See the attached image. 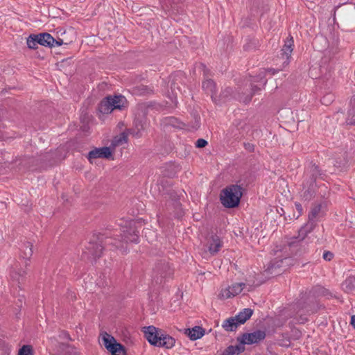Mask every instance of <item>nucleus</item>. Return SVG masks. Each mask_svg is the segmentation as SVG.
I'll list each match as a JSON object with an SVG mask.
<instances>
[{"mask_svg":"<svg viewBox=\"0 0 355 355\" xmlns=\"http://www.w3.org/2000/svg\"><path fill=\"white\" fill-rule=\"evenodd\" d=\"M10 354V349L7 348L5 352H0V355H9Z\"/></svg>","mask_w":355,"mask_h":355,"instance_id":"nucleus-31","label":"nucleus"},{"mask_svg":"<svg viewBox=\"0 0 355 355\" xmlns=\"http://www.w3.org/2000/svg\"><path fill=\"white\" fill-rule=\"evenodd\" d=\"M313 230V224H305L299 231L298 237L300 239H304L307 234Z\"/></svg>","mask_w":355,"mask_h":355,"instance_id":"nucleus-20","label":"nucleus"},{"mask_svg":"<svg viewBox=\"0 0 355 355\" xmlns=\"http://www.w3.org/2000/svg\"><path fill=\"white\" fill-rule=\"evenodd\" d=\"M111 102L114 109H121L126 103V99L123 96L111 97Z\"/></svg>","mask_w":355,"mask_h":355,"instance_id":"nucleus-17","label":"nucleus"},{"mask_svg":"<svg viewBox=\"0 0 355 355\" xmlns=\"http://www.w3.org/2000/svg\"><path fill=\"white\" fill-rule=\"evenodd\" d=\"M266 334L262 331H257L250 334H245L242 336L241 343L245 345L257 343L264 339Z\"/></svg>","mask_w":355,"mask_h":355,"instance_id":"nucleus-10","label":"nucleus"},{"mask_svg":"<svg viewBox=\"0 0 355 355\" xmlns=\"http://www.w3.org/2000/svg\"><path fill=\"white\" fill-rule=\"evenodd\" d=\"M245 284L243 283H234L230 286L222 287L218 294L220 299L233 297L242 292Z\"/></svg>","mask_w":355,"mask_h":355,"instance_id":"nucleus-7","label":"nucleus"},{"mask_svg":"<svg viewBox=\"0 0 355 355\" xmlns=\"http://www.w3.org/2000/svg\"><path fill=\"white\" fill-rule=\"evenodd\" d=\"M241 352V349L238 346H229L221 355H234L235 354H239Z\"/></svg>","mask_w":355,"mask_h":355,"instance_id":"nucleus-23","label":"nucleus"},{"mask_svg":"<svg viewBox=\"0 0 355 355\" xmlns=\"http://www.w3.org/2000/svg\"><path fill=\"white\" fill-rule=\"evenodd\" d=\"M33 252V244L30 242H26L24 245L21 257L24 259H29Z\"/></svg>","mask_w":355,"mask_h":355,"instance_id":"nucleus-18","label":"nucleus"},{"mask_svg":"<svg viewBox=\"0 0 355 355\" xmlns=\"http://www.w3.org/2000/svg\"><path fill=\"white\" fill-rule=\"evenodd\" d=\"M38 40V37H37V35H30L28 38H27V45L28 46V48L30 49H35L37 48V44H39V41Z\"/></svg>","mask_w":355,"mask_h":355,"instance_id":"nucleus-22","label":"nucleus"},{"mask_svg":"<svg viewBox=\"0 0 355 355\" xmlns=\"http://www.w3.org/2000/svg\"><path fill=\"white\" fill-rule=\"evenodd\" d=\"M252 314V310L250 309H245L243 311H241L238 315H236V319L239 323L243 324L248 320Z\"/></svg>","mask_w":355,"mask_h":355,"instance_id":"nucleus-16","label":"nucleus"},{"mask_svg":"<svg viewBox=\"0 0 355 355\" xmlns=\"http://www.w3.org/2000/svg\"><path fill=\"white\" fill-rule=\"evenodd\" d=\"M142 331L152 345L166 349H171L175 345V340L172 336L163 333L161 329L154 326L144 327Z\"/></svg>","mask_w":355,"mask_h":355,"instance_id":"nucleus-1","label":"nucleus"},{"mask_svg":"<svg viewBox=\"0 0 355 355\" xmlns=\"http://www.w3.org/2000/svg\"><path fill=\"white\" fill-rule=\"evenodd\" d=\"M348 121H349V123H350L352 124H355V119H354L353 118L348 119Z\"/></svg>","mask_w":355,"mask_h":355,"instance_id":"nucleus-32","label":"nucleus"},{"mask_svg":"<svg viewBox=\"0 0 355 355\" xmlns=\"http://www.w3.org/2000/svg\"><path fill=\"white\" fill-rule=\"evenodd\" d=\"M39 44L46 46H55V40L49 33H41L37 35Z\"/></svg>","mask_w":355,"mask_h":355,"instance_id":"nucleus-11","label":"nucleus"},{"mask_svg":"<svg viewBox=\"0 0 355 355\" xmlns=\"http://www.w3.org/2000/svg\"><path fill=\"white\" fill-rule=\"evenodd\" d=\"M114 110L111 102V97H107L102 101L98 106V110L101 114L111 113Z\"/></svg>","mask_w":355,"mask_h":355,"instance_id":"nucleus-12","label":"nucleus"},{"mask_svg":"<svg viewBox=\"0 0 355 355\" xmlns=\"http://www.w3.org/2000/svg\"><path fill=\"white\" fill-rule=\"evenodd\" d=\"M113 150L111 147H103L95 148L91 150L88 154V159L90 162L96 158H106L109 159L112 155Z\"/></svg>","mask_w":355,"mask_h":355,"instance_id":"nucleus-9","label":"nucleus"},{"mask_svg":"<svg viewBox=\"0 0 355 355\" xmlns=\"http://www.w3.org/2000/svg\"><path fill=\"white\" fill-rule=\"evenodd\" d=\"M320 210V207L317 206V207H314L311 210V213H310V214L309 216V220H313L314 218H315L316 216L318 215V214L319 213Z\"/></svg>","mask_w":355,"mask_h":355,"instance_id":"nucleus-25","label":"nucleus"},{"mask_svg":"<svg viewBox=\"0 0 355 355\" xmlns=\"http://www.w3.org/2000/svg\"><path fill=\"white\" fill-rule=\"evenodd\" d=\"M207 144V141L203 139H199L196 141V146L198 148H203Z\"/></svg>","mask_w":355,"mask_h":355,"instance_id":"nucleus-26","label":"nucleus"},{"mask_svg":"<svg viewBox=\"0 0 355 355\" xmlns=\"http://www.w3.org/2000/svg\"><path fill=\"white\" fill-rule=\"evenodd\" d=\"M98 340L100 345L104 346L112 355H125L124 347L107 332H101Z\"/></svg>","mask_w":355,"mask_h":355,"instance_id":"nucleus-3","label":"nucleus"},{"mask_svg":"<svg viewBox=\"0 0 355 355\" xmlns=\"http://www.w3.org/2000/svg\"><path fill=\"white\" fill-rule=\"evenodd\" d=\"M242 196V189L236 184H232L222 190L220 200L227 208H234L239 205Z\"/></svg>","mask_w":355,"mask_h":355,"instance_id":"nucleus-2","label":"nucleus"},{"mask_svg":"<svg viewBox=\"0 0 355 355\" xmlns=\"http://www.w3.org/2000/svg\"><path fill=\"white\" fill-rule=\"evenodd\" d=\"M295 205L297 211H298V214L296 216V218H297L300 216L302 214L303 209L302 205L299 202H295Z\"/></svg>","mask_w":355,"mask_h":355,"instance_id":"nucleus-28","label":"nucleus"},{"mask_svg":"<svg viewBox=\"0 0 355 355\" xmlns=\"http://www.w3.org/2000/svg\"><path fill=\"white\" fill-rule=\"evenodd\" d=\"M127 141H128L127 135L125 133H122L120 135L114 138V139L112 141V144H111L110 147L112 149V150L114 151V149L116 146H123L125 144H126Z\"/></svg>","mask_w":355,"mask_h":355,"instance_id":"nucleus-13","label":"nucleus"},{"mask_svg":"<svg viewBox=\"0 0 355 355\" xmlns=\"http://www.w3.org/2000/svg\"><path fill=\"white\" fill-rule=\"evenodd\" d=\"M355 282L354 278H347L342 284L343 289L346 292H350L354 288V283Z\"/></svg>","mask_w":355,"mask_h":355,"instance_id":"nucleus-21","label":"nucleus"},{"mask_svg":"<svg viewBox=\"0 0 355 355\" xmlns=\"http://www.w3.org/2000/svg\"><path fill=\"white\" fill-rule=\"evenodd\" d=\"M34 349L32 345H24L18 351L17 355H34Z\"/></svg>","mask_w":355,"mask_h":355,"instance_id":"nucleus-19","label":"nucleus"},{"mask_svg":"<svg viewBox=\"0 0 355 355\" xmlns=\"http://www.w3.org/2000/svg\"><path fill=\"white\" fill-rule=\"evenodd\" d=\"M62 43H63V42H62V40H55V46H59L62 45Z\"/></svg>","mask_w":355,"mask_h":355,"instance_id":"nucleus-30","label":"nucleus"},{"mask_svg":"<svg viewBox=\"0 0 355 355\" xmlns=\"http://www.w3.org/2000/svg\"><path fill=\"white\" fill-rule=\"evenodd\" d=\"M83 253H84V254H87V252H86V251H83Z\"/></svg>","mask_w":355,"mask_h":355,"instance_id":"nucleus-35","label":"nucleus"},{"mask_svg":"<svg viewBox=\"0 0 355 355\" xmlns=\"http://www.w3.org/2000/svg\"><path fill=\"white\" fill-rule=\"evenodd\" d=\"M150 89L148 88V87L142 85L141 88L137 87V92L135 90V94L137 93V94L143 95L148 93Z\"/></svg>","mask_w":355,"mask_h":355,"instance_id":"nucleus-24","label":"nucleus"},{"mask_svg":"<svg viewBox=\"0 0 355 355\" xmlns=\"http://www.w3.org/2000/svg\"><path fill=\"white\" fill-rule=\"evenodd\" d=\"M144 129V125L141 124V130H143Z\"/></svg>","mask_w":355,"mask_h":355,"instance_id":"nucleus-34","label":"nucleus"},{"mask_svg":"<svg viewBox=\"0 0 355 355\" xmlns=\"http://www.w3.org/2000/svg\"><path fill=\"white\" fill-rule=\"evenodd\" d=\"M241 324L239 323L236 316L235 318H232L224 321L223 324V327L228 331H234L236 329L238 325Z\"/></svg>","mask_w":355,"mask_h":355,"instance_id":"nucleus-14","label":"nucleus"},{"mask_svg":"<svg viewBox=\"0 0 355 355\" xmlns=\"http://www.w3.org/2000/svg\"><path fill=\"white\" fill-rule=\"evenodd\" d=\"M223 241L217 235H211L207 238L205 245L206 250L203 253V256L206 257L208 254L211 256L217 254L223 247Z\"/></svg>","mask_w":355,"mask_h":355,"instance_id":"nucleus-6","label":"nucleus"},{"mask_svg":"<svg viewBox=\"0 0 355 355\" xmlns=\"http://www.w3.org/2000/svg\"><path fill=\"white\" fill-rule=\"evenodd\" d=\"M293 40L292 38L286 41L282 49V58L284 60L282 64V67L277 70L274 69H270L269 70L270 72H272V74L276 73L277 71L282 70L283 68L286 67L288 65L290 62V58L291 56V53L293 52Z\"/></svg>","mask_w":355,"mask_h":355,"instance_id":"nucleus-8","label":"nucleus"},{"mask_svg":"<svg viewBox=\"0 0 355 355\" xmlns=\"http://www.w3.org/2000/svg\"><path fill=\"white\" fill-rule=\"evenodd\" d=\"M351 324L353 326V327L355 329V315H352L351 317Z\"/></svg>","mask_w":355,"mask_h":355,"instance_id":"nucleus-29","label":"nucleus"},{"mask_svg":"<svg viewBox=\"0 0 355 355\" xmlns=\"http://www.w3.org/2000/svg\"><path fill=\"white\" fill-rule=\"evenodd\" d=\"M187 331L188 336L192 340L199 339L204 335V331L200 327H195L191 329H188Z\"/></svg>","mask_w":355,"mask_h":355,"instance_id":"nucleus-15","label":"nucleus"},{"mask_svg":"<svg viewBox=\"0 0 355 355\" xmlns=\"http://www.w3.org/2000/svg\"><path fill=\"white\" fill-rule=\"evenodd\" d=\"M265 83H266V81L264 80H262L261 85H263Z\"/></svg>","mask_w":355,"mask_h":355,"instance_id":"nucleus-33","label":"nucleus"},{"mask_svg":"<svg viewBox=\"0 0 355 355\" xmlns=\"http://www.w3.org/2000/svg\"><path fill=\"white\" fill-rule=\"evenodd\" d=\"M202 88L207 92L210 94L212 100L216 103L225 101V98L232 93L231 89H227L220 95L219 98L216 96V85L211 79H207L202 83Z\"/></svg>","mask_w":355,"mask_h":355,"instance_id":"nucleus-5","label":"nucleus"},{"mask_svg":"<svg viewBox=\"0 0 355 355\" xmlns=\"http://www.w3.org/2000/svg\"><path fill=\"white\" fill-rule=\"evenodd\" d=\"M333 257H334V254L331 252H329V251L324 252L323 254V258L326 261H331L333 259Z\"/></svg>","mask_w":355,"mask_h":355,"instance_id":"nucleus-27","label":"nucleus"},{"mask_svg":"<svg viewBox=\"0 0 355 355\" xmlns=\"http://www.w3.org/2000/svg\"><path fill=\"white\" fill-rule=\"evenodd\" d=\"M98 340L100 345L104 346L112 355H125L124 347L107 332H101Z\"/></svg>","mask_w":355,"mask_h":355,"instance_id":"nucleus-4","label":"nucleus"}]
</instances>
